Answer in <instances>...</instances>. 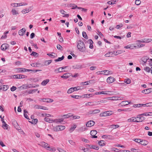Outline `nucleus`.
Listing matches in <instances>:
<instances>
[{
  "label": "nucleus",
  "instance_id": "obj_7",
  "mask_svg": "<svg viewBox=\"0 0 152 152\" xmlns=\"http://www.w3.org/2000/svg\"><path fill=\"white\" fill-rule=\"evenodd\" d=\"M105 99L108 100H121V97L118 96H113L112 97L107 98Z\"/></svg>",
  "mask_w": 152,
  "mask_h": 152
},
{
  "label": "nucleus",
  "instance_id": "obj_49",
  "mask_svg": "<svg viewBox=\"0 0 152 152\" xmlns=\"http://www.w3.org/2000/svg\"><path fill=\"white\" fill-rule=\"evenodd\" d=\"M145 105V104H135L133 105V107H140V106H143V105Z\"/></svg>",
  "mask_w": 152,
  "mask_h": 152
},
{
  "label": "nucleus",
  "instance_id": "obj_18",
  "mask_svg": "<svg viewBox=\"0 0 152 152\" xmlns=\"http://www.w3.org/2000/svg\"><path fill=\"white\" fill-rule=\"evenodd\" d=\"M130 103V102L128 101H124L122 102L119 104V106H124L127 105Z\"/></svg>",
  "mask_w": 152,
  "mask_h": 152
},
{
  "label": "nucleus",
  "instance_id": "obj_11",
  "mask_svg": "<svg viewBox=\"0 0 152 152\" xmlns=\"http://www.w3.org/2000/svg\"><path fill=\"white\" fill-rule=\"evenodd\" d=\"M142 116L141 115H138L137 116V118L138 119V120H137V122H142L145 119V118L143 116Z\"/></svg>",
  "mask_w": 152,
  "mask_h": 152
},
{
  "label": "nucleus",
  "instance_id": "obj_31",
  "mask_svg": "<svg viewBox=\"0 0 152 152\" xmlns=\"http://www.w3.org/2000/svg\"><path fill=\"white\" fill-rule=\"evenodd\" d=\"M1 121L2 123V126L4 129H7L8 125H7L4 122V119H2Z\"/></svg>",
  "mask_w": 152,
  "mask_h": 152
},
{
  "label": "nucleus",
  "instance_id": "obj_60",
  "mask_svg": "<svg viewBox=\"0 0 152 152\" xmlns=\"http://www.w3.org/2000/svg\"><path fill=\"white\" fill-rule=\"evenodd\" d=\"M70 7H72V9H75L76 8H77V6L75 4H70Z\"/></svg>",
  "mask_w": 152,
  "mask_h": 152
},
{
  "label": "nucleus",
  "instance_id": "obj_42",
  "mask_svg": "<svg viewBox=\"0 0 152 152\" xmlns=\"http://www.w3.org/2000/svg\"><path fill=\"white\" fill-rule=\"evenodd\" d=\"M31 10V9H30V10H29V9H25L21 11V12L23 14H25L27 13L28 12L30 11Z\"/></svg>",
  "mask_w": 152,
  "mask_h": 152
},
{
  "label": "nucleus",
  "instance_id": "obj_35",
  "mask_svg": "<svg viewBox=\"0 0 152 152\" xmlns=\"http://www.w3.org/2000/svg\"><path fill=\"white\" fill-rule=\"evenodd\" d=\"M136 45H135L136 47H135L136 49L145 46V44L141 43L136 44Z\"/></svg>",
  "mask_w": 152,
  "mask_h": 152
},
{
  "label": "nucleus",
  "instance_id": "obj_10",
  "mask_svg": "<svg viewBox=\"0 0 152 152\" xmlns=\"http://www.w3.org/2000/svg\"><path fill=\"white\" fill-rule=\"evenodd\" d=\"M115 80V79L113 77H110L107 79V82L108 83H111L114 82Z\"/></svg>",
  "mask_w": 152,
  "mask_h": 152
},
{
  "label": "nucleus",
  "instance_id": "obj_23",
  "mask_svg": "<svg viewBox=\"0 0 152 152\" xmlns=\"http://www.w3.org/2000/svg\"><path fill=\"white\" fill-rule=\"evenodd\" d=\"M87 130V128L85 126H83L80 127L78 130V131L79 132H83Z\"/></svg>",
  "mask_w": 152,
  "mask_h": 152
},
{
  "label": "nucleus",
  "instance_id": "obj_26",
  "mask_svg": "<svg viewBox=\"0 0 152 152\" xmlns=\"http://www.w3.org/2000/svg\"><path fill=\"white\" fill-rule=\"evenodd\" d=\"M44 120L45 121L49 123H53L54 122V120L47 117L45 118H44Z\"/></svg>",
  "mask_w": 152,
  "mask_h": 152
},
{
  "label": "nucleus",
  "instance_id": "obj_57",
  "mask_svg": "<svg viewBox=\"0 0 152 152\" xmlns=\"http://www.w3.org/2000/svg\"><path fill=\"white\" fill-rule=\"evenodd\" d=\"M71 96L72 98H75L76 99H79V97L81 98V96L78 95H71Z\"/></svg>",
  "mask_w": 152,
  "mask_h": 152
},
{
  "label": "nucleus",
  "instance_id": "obj_29",
  "mask_svg": "<svg viewBox=\"0 0 152 152\" xmlns=\"http://www.w3.org/2000/svg\"><path fill=\"white\" fill-rule=\"evenodd\" d=\"M102 137V138L108 139L110 140L113 139L112 137L110 135H103Z\"/></svg>",
  "mask_w": 152,
  "mask_h": 152
},
{
  "label": "nucleus",
  "instance_id": "obj_16",
  "mask_svg": "<svg viewBox=\"0 0 152 152\" xmlns=\"http://www.w3.org/2000/svg\"><path fill=\"white\" fill-rule=\"evenodd\" d=\"M97 133V132L96 130H92L90 132V134L93 138H96L97 137V136L95 135Z\"/></svg>",
  "mask_w": 152,
  "mask_h": 152
},
{
  "label": "nucleus",
  "instance_id": "obj_53",
  "mask_svg": "<svg viewBox=\"0 0 152 152\" xmlns=\"http://www.w3.org/2000/svg\"><path fill=\"white\" fill-rule=\"evenodd\" d=\"M37 89L30 90L28 92V94H33V93L37 91Z\"/></svg>",
  "mask_w": 152,
  "mask_h": 152
},
{
  "label": "nucleus",
  "instance_id": "obj_25",
  "mask_svg": "<svg viewBox=\"0 0 152 152\" xmlns=\"http://www.w3.org/2000/svg\"><path fill=\"white\" fill-rule=\"evenodd\" d=\"M125 52L124 50H118L117 51H114L113 52V54L115 55H117L118 54H121L122 53H124Z\"/></svg>",
  "mask_w": 152,
  "mask_h": 152
},
{
  "label": "nucleus",
  "instance_id": "obj_20",
  "mask_svg": "<svg viewBox=\"0 0 152 152\" xmlns=\"http://www.w3.org/2000/svg\"><path fill=\"white\" fill-rule=\"evenodd\" d=\"M71 76V74L69 73L64 74L63 75L61 76V77L64 79H67Z\"/></svg>",
  "mask_w": 152,
  "mask_h": 152
},
{
  "label": "nucleus",
  "instance_id": "obj_45",
  "mask_svg": "<svg viewBox=\"0 0 152 152\" xmlns=\"http://www.w3.org/2000/svg\"><path fill=\"white\" fill-rule=\"evenodd\" d=\"M64 56H63L61 57H59L58 59H55V61L56 62L61 61L64 59Z\"/></svg>",
  "mask_w": 152,
  "mask_h": 152
},
{
  "label": "nucleus",
  "instance_id": "obj_30",
  "mask_svg": "<svg viewBox=\"0 0 152 152\" xmlns=\"http://www.w3.org/2000/svg\"><path fill=\"white\" fill-rule=\"evenodd\" d=\"M75 88H76V87H72L70 88L68 90L67 93L69 94L71 93L74 91H75Z\"/></svg>",
  "mask_w": 152,
  "mask_h": 152
},
{
  "label": "nucleus",
  "instance_id": "obj_55",
  "mask_svg": "<svg viewBox=\"0 0 152 152\" xmlns=\"http://www.w3.org/2000/svg\"><path fill=\"white\" fill-rule=\"evenodd\" d=\"M132 121V122H138L137 120V118L136 117H132L131 118Z\"/></svg>",
  "mask_w": 152,
  "mask_h": 152
},
{
  "label": "nucleus",
  "instance_id": "obj_6",
  "mask_svg": "<svg viewBox=\"0 0 152 152\" xmlns=\"http://www.w3.org/2000/svg\"><path fill=\"white\" fill-rule=\"evenodd\" d=\"M149 58L148 57L145 56L142 57L140 60V62L142 63V64L144 65L147 61L148 60H149Z\"/></svg>",
  "mask_w": 152,
  "mask_h": 152
},
{
  "label": "nucleus",
  "instance_id": "obj_56",
  "mask_svg": "<svg viewBox=\"0 0 152 152\" xmlns=\"http://www.w3.org/2000/svg\"><path fill=\"white\" fill-rule=\"evenodd\" d=\"M82 35L83 37H84V38L86 39H88V37H87L86 33L85 32L83 31L82 32Z\"/></svg>",
  "mask_w": 152,
  "mask_h": 152
},
{
  "label": "nucleus",
  "instance_id": "obj_21",
  "mask_svg": "<svg viewBox=\"0 0 152 152\" xmlns=\"http://www.w3.org/2000/svg\"><path fill=\"white\" fill-rule=\"evenodd\" d=\"M151 88H149L146 89H145L142 90V93H144L145 94H148L152 92V91H151Z\"/></svg>",
  "mask_w": 152,
  "mask_h": 152
},
{
  "label": "nucleus",
  "instance_id": "obj_24",
  "mask_svg": "<svg viewBox=\"0 0 152 152\" xmlns=\"http://www.w3.org/2000/svg\"><path fill=\"white\" fill-rule=\"evenodd\" d=\"M26 31V29L24 28H22L19 30L18 31L19 34L20 35H23L25 33Z\"/></svg>",
  "mask_w": 152,
  "mask_h": 152
},
{
  "label": "nucleus",
  "instance_id": "obj_15",
  "mask_svg": "<svg viewBox=\"0 0 152 152\" xmlns=\"http://www.w3.org/2000/svg\"><path fill=\"white\" fill-rule=\"evenodd\" d=\"M110 91H102L100 92H97L95 93V95H99V94H105L107 95L108 94V93L110 92Z\"/></svg>",
  "mask_w": 152,
  "mask_h": 152
},
{
  "label": "nucleus",
  "instance_id": "obj_17",
  "mask_svg": "<svg viewBox=\"0 0 152 152\" xmlns=\"http://www.w3.org/2000/svg\"><path fill=\"white\" fill-rule=\"evenodd\" d=\"M34 107L36 109H41L44 110H48V109L47 107L38 105H35Z\"/></svg>",
  "mask_w": 152,
  "mask_h": 152
},
{
  "label": "nucleus",
  "instance_id": "obj_38",
  "mask_svg": "<svg viewBox=\"0 0 152 152\" xmlns=\"http://www.w3.org/2000/svg\"><path fill=\"white\" fill-rule=\"evenodd\" d=\"M100 110L99 109H95L91 111V114H95L99 113Z\"/></svg>",
  "mask_w": 152,
  "mask_h": 152
},
{
  "label": "nucleus",
  "instance_id": "obj_46",
  "mask_svg": "<svg viewBox=\"0 0 152 152\" xmlns=\"http://www.w3.org/2000/svg\"><path fill=\"white\" fill-rule=\"evenodd\" d=\"M16 72L18 73L23 72V68H19L16 69Z\"/></svg>",
  "mask_w": 152,
  "mask_h": 152
},
{
  "label": "nucleus",
  "instance_id": "obj_8",
  "mask_svg": "<svg viewBox=\"0 0 152 152\" xmlns=\"http://www.w3.org/2000/svg\"><path fill=\"white\" fill-rule=\"evenodd\" d=\"M66 66L64 67H60L54 70V72L56 73H58V72H67V71H63V69H64L66 68Z\"/></svg>",
  "mask_w": 152,
  "mask_h": 152
},
{
  "label": "nucleus",
  "instance_id": "obj_43",
  "mask_svg": "<svg viewBox=\"0 0 152 152\" xmlns=\"http://www.w3.org/2000/svg\"><path fill=\"white\" fill-rule=\"evenodd\" d=\"M8 88V86L7 85H4L2 87L0 88V89H2L4 91H6Z\"/></svg>",
  "mask_w": 152,
  "mask_h": 152
},
{
  "label": "nucleus",
  "instance_id": "obj_4",
  "mask_svg": "<svg viewBox=\"0 0 152 152\" xmlns=\"http://www.w3.org/2000/svg\"><path fill=\"white\" fill-rule=\"evenodd\" d=\"M152 40L151 39L144 38L136 41V42L148 43L151 42Z\"/></svg>",
  "mask_w": 152,
  "mask_h": 152
},
{
  "label": "nucleus",
  "instance_id": "obj_3",
  "mask_svg": "<svg viewBox=\"0 0 152 152\" xmlns=\"http://www.w3.org/2000/svg\"><path fill=\"white\" fill-rule=\"evenodd\" d=\"M113 113L112 111H108L101 113L99 115L100 117H106L112 115Z\"/></svg>",
  "mask_w": 152,
  "mask_h": 152
},
{
  "label": "nucleus",
  "instance_id": "obj_47",
  "mask_svg": "<svg viewBox=\"0 0 152 152\" xmlns=\"http://www.w3.org/2000/svg\"><path fill=\"white\" fill-rule=\"evenodd\" d=\"M88 41L90 42V45H89V48H92L93 46V41L91 39H89L88 40Z\"/></svg>",
  "mask_w": 152,
  "mask_h": 152
},
{
  "label": "nucleus",
  "instance_id": "obj_64",
  "mask_svg": "<svg viewBox=\"0 0 152 152\" xmlns=\"http://www.w3.org/2000/svg\"><path fill=\"white\" fill-rule=\"evenodd\" d=\"M144 70L147 72H149L151 70V69H150V68L148 67H146L145 68H144Z\"/></svg>",
  "mask_w": 152,
  "mask_h": 152
},
{
  "label": "nucleus",
  "instance_id": "obj_12",
  "mask_svg": "<svg viewBox=\"0 0 152 152\" xmlns=\"http://www.w3.org/2000/svg\"><path fill=\"white\" fill-rule=\"evenodd\" d=\"M13 123V124H14L15 128H16V129H17V130H20V131H19V132H21V133H23L24 134V133L23 131L22 130H21V129H18V125L17 122L16 121H14Z\"/></svg>",
  "mask_w": 152,
  "mask_h": 152
},
{
  "label": "nucleus",
  "instance_id": "obj_40",
  "mask_svg": "<svg viewBox=\"0 0 152 152\" xmlns=\"http://www.w3.org/2000/svg\"><path fill=\"white\" fill-rule=\"evenodd\" d=\"M99 145L101 146H103L105 145V142L104 140H101L99 142Z\"/></svg>",
  "mask_w": 152,
  "mask_h": 152
},
{
  "label": "nucleus",
  "instance_id": "obj_2",
  "mask_svg": "<svg viewBox=\"0 0 152 152\" xmlns=\"http://www.w3.org/2000/svg\"><path fill=\"white\" fill-rule=\"evenodd\" d=\"M39 86L38 85H36L35 86H34L33 84H26L23 85L18 88L21 89H25L28 88L38 87Z\"/></svg>",
  "mask_w": 152,
  "mask_h": 152
},
{
  "label": "nucleus",
  "instance_id": "obj_50",
  "mask_svg": "<svg viewBox=\"0 0 152 152\" xmlns=\"http://www.w3.org/2000/svg\"><path fill=\"white\" fill-rule=\"evenodd\" d=\"M119 127V126L118 125H112L110 126V127L113 129H116Z\"/></svg>",
  "mask_w": 152,
  "mask_h": 152
},
{
  "label": "nucleus",
  "instance_id": "obj_61",
  "mask_svg": "<svg viewBox=\"0 0 152 152\" xmlns=\"http://www.w3.org/2000/svg\"><path fill=\"white\" fill-rule=\"evenodd\" d=\"M57 48L61 50H63V48L60 45H57Z\"/></svg>",
  "mask_w": 152,
  "mask_h": 152
},
{
  "label": "nucleus",
  "instance_id": "obj_14",
  "mask_svg": "<svg viewBox=\"0 0 152 152\" xmlns=\"http://www.w3.org/2000/svg\"><path fill=\"white\" fill-rule=\"evenodd\" d=\"M13 77L17 79H22L26 78L27 77L26 75H14Z\"/></svg>",
  "mask_w": 152,
  "mask_h": 152
},
{
  "label": "nucleus",
  "instance_id": "obj_28",
  "mask_svg": "<svg viewBox=\"0 0 152 152\" xmlns=\"http://www.w3.org/2000/svg\"><path fill=\"white\" fill-rule=\"evenodd\" d=\"M8 45L6 44H2L1 46V49L2 50H4L8 48Z\"/></svg>",
  "mask_w": 152,
  "mask_h": 152
},
{
  "label": "nucleus",
  "instance_id": "obj_48",
  "mask_svg": "<svg viewBox=\"0 0 152 152\" xmlns=\"http://www.w3.org/2000/svg\"><path fill=\"white\" fill-rule=\"evenodd\" d=\"M27 113L28 112L26 110H24V117L27 119H29L28 117L27 114Z\"/></svg>",
  "mask_w": 152,
  "mask_h": 152
},
{
  "label": "nucleus",
  "instance_id": "obj_58",
  "mask_svg": "<svg viewBox=\"0 0 152 152\" xmlns=\"http://www.w3.org/2000/svg\"><path fill=\"white\" fill-rule=\"evenodd\" d=\"M69 143L72 145H75V142L73 141L72 140H68Z\"/></svg>",
  "mask_w": 152,
  "mask_h": 152
},
{
  "label": "nucleus",
  "instance_id": "obj_9",
  "mask_svg": "<svg viewBox=\"0 0 152 152\" xmlns=\"http://www.w3.org/2000/svg\"><path fill=\"white\" fill-rule=\"evenodd\" d=\"M136 47L135 45L134 44L129 45L124 47V48L127 49H134Z\"/></svg>",
  "mask_w": 152,
  "mask_h": 152
},
{
  "label": "nucleus",
  "instance_id": "obj_62",
  "mask_svg": "<svg viewBox=\"0 0 152 152\" xmlns=\"http://www.w3.org/2000/svg\"><path fill=\"white\" fill-rule=\"evenodd\" d=\"M141 2V1L140 0H136L135 1V4L137 5H140Z\"/></svg>",
  "mask_w": 152,
  "mask_h": 152
},
{
  "label": "nucleus",
  "instance_id": "obj_1",
  "mask_svg": "<svg viewBox=\"0 0 152 152\" xmlns=\"http://www.w3.org/2000/svg\"><path fill=\"white\" fill-rule=\"evenodd\" d=\"M78 49L80 51L84 52L86 49L85 44L81 40H79L77 45Z\"/></svg>",
  "mask_w": 152,
  "mask_h": 152
},
{
  "label": "nucleus",
  "instance_id": "obj_54",
  "mask_svg": "<svg viewBox=\"0 0 152 152\" xmlns=\"http://www.w3.org/2000/svg\"><path fill=\"white\" fill-rule=\"evenodd\" d=\"M28 4L27 3H18V6H20L24 5H26Z\"/></svg>",
  "mask_w": 152,
  "mask_h": 152
},
{
  "label": "nucleus",
  "instance_id": "obj_32",
  "mask_svg": "<svg viewBox=\"0 0 152 152\" xmlns=\"http://www.w3.org/2000/svg\"><path fill=\"white\" fill-rule=\"evenodd\" d=\"M48 144L45 142H41L40 144H39L40 146L45 148L47 146Z\"/></svg>",
  "mask_w": 152,
  "mask_h": 152
},
{
  "label": "nucleus",
  "instance_id": "obj_52",
  "mask_svg": "<svg viewBox=\"0 0 152 152\" xmlns=\"http://www.w3.org/2000/svg\"><path fill=\"white\" fill-rule=\"evenodd\" d=\"M30 55L32 56L37 57L38 56V54L36 52L33 51L32 52V53Z\"/></svg>",
  "mask_w": 152,
  "mask_h": 152
},
{
  "label": "nucleus",
  "instance_id": "obj_59",
  "mask_svg": "<svg viewBox=\"0 0 152 152\" xmlns=\"http://www.w3.org/2000/svg\"><path fill=\"white\" fill-rule=\"evenodd\" d=\"M81 140L82 141L86 143H88L89 142V141L88 140L83 137H81Z\"/></svg>",
  "mask_w": 152,
  "mask_h": 152
},
{
  "label": "nucleus",
  "instance_id": "obj_41",
  "mask_svg": "<svg viewBox=\"0 0 152 152\" xmlns=\"http://www.w3.org/2000/svg\"><path fill=\"white\" fill-rule=\"evenodd\" d=\"M64 120L63 118H61V119H55L54 120V122H56V123H61Z\"/></svg>",
  "mask_w": 152,
  "mask_h": 152
},
{
  "label": "nucleus",
  "instance_id": "obj_19",
  "mask_svg": "<svg viewBox=\"0 0 152 152\" xmlns=\"http://www.w3.org/2000/svg\"><path fill=\"white\" fill-rule=\"evenodd\" d=\"M101 72H102V73H101L102 74L104 75H108L109 74H111L113 73L111 71H109L107 70L102 71Z\"/></svg>",
  "mask_w": 152,
  "mask_h": 152
},
{
  "label": "nucleus",
  "instance_id": "obj_36",
  "mask_svg": "<svg viewBox=\"0 0 152 152\" xmlns=\"http://www.w3.org/2000/svg\"><path fill=\"white\" fill-rule=\"evenodd\" d=\"M89 147L90 148H93L96 150H98L99 149V147L96 145H89Z\"/></svg>",
  "mask_w": 152,
  "mask_h": 152
},
{
  "label": "nucleus",
  "instance_id": "obj_13",
  "mask_svg": "<svg viewBox=\"0 0 152 152\" xmlns=\"http://www.w3.org/2000/svg\"><path fill=\"white\" fill-rule=\"evenodd\" d=\"M94 124L95 122L94 121L91 120L87 122L86 125L87 127H90L94 125Z\"/></svg>",
  "mask_w": 152,
  "mask_h": 152
},
{
  "label": "nucleus",
  "instance_id": "obj_34",
  "mask_svg": "<svg viewBox=\"0 0 152 152\" xmlns=\"http://www.w3.org/2000/svg\"><path fill=\"white\" fill-rule=\"evenodd\" d=\"M140 143L142 145H146L148 144V142L147 141L145 140H141L140 141Z\"/></svg>",
  "mask_w": 152,
  "mask_h": 152
},
{
  "label": "nucleus",
  "instance_id": "obj_51",
  "mask_svg": "<svg viewBox=\"0 0 152 152\" xmlns=\"http://www.w3.org/2000/svg\"><path fill=\"white\" fill-rule=\"evenodd\" d=\"M40 64H39L38 63H32L31 64V66L35 67H37L39 66V65H40Z\"/></svg>",
  "mask_w": 152,
  "mask_h": 152
},
{
  "label": "nucleus",
  "instance_id": "obj_33",
  "mask_svg": "<svg viewBox=\"0 0 152 152\" xmlns=\"http://www.w3.org/2000/svg\"><path fill=\"white\" fill-rule=\"evenodd\" d=\"M73 115H71L70 113H68L66 115H64L62 116L63 118L64 119L68 118L69 117H71Z\"/></svg>",
  "mask_w": 152,
  "mask_h": 152
},
{
  "label": "nucleus",
  "instance_id": "obj_5",
  "mask_svg": "<svg viewBox=\"0 0 152 152\" xmlns=\"http://www.w3.org/2000/svg\"><path fill=\"white\" fill-rule=\"evenodd\" d=\"M65 128V127L64 126L62 125H59L54 127L53 129L54 131H61L64 129Z\"/></svg>",
  "mask_w": 152,
  "mask_h": 152
},
{
  "label": "nucleus",
  "instance_id": "obj_37",
  "mask_svg": "<svg viewBox=\"0 0 152 152\" xmlns=\"http://www.w3.org/2000/svg\"><path fill=\"white\" fill-rule=\"evenodd\" d=\"M113 54V52H109L106 54H105L104 56L106 57H110L112 56Z\"/></svg>",
  "mask_w": 152,
  "mask_h": 152
},
{
  "label": "nucleus",
  "instance_id": "obj_27",
  "mask_svg": "<svg viewBox=\"0 0 152 152\" xmlns=\"http://www.w3.org/2000/svg\"><path fill=\"white\" fill-rule=\"evenodd\" d=\"M11 12L12 14L13 15H15L19 14V13L18 11L17 10L14 9H12Z\"/></svg>",
  "mask_w": 152,
  "mask_h": 152
},
{
  "label": "nucleus",
  "instance_id": "obj_39",
  "mask_svg": "<svg viewBox=\"0 0 152 152\" xmlns=\"http://www.w3.org/2000/svg\"><path fill=\"white\" fill-rule=\"evenodd\" d=\"M49 81V79H46L43 80L42 83L41 84L43 86H45Z\"/></svg>",
  "mask_w": 152,
  "mask_h": 152
},
{
  "label": "nucleus",
  "instance_id": "obj_22",
  "mask_svg": "<svg viewBox=\"0 0 152 152\" xmlns=\"http://www.w3.org/2000/svg\"><path fill=\"white\" fill-rule=\"evenodd\" d=\"M77 125L75 124H74L70 128L69 131L70 133L72 132L77 127Z\"/></svg>",
  "mask_w": 152,
  "mask_h": 152
},
{
  "label": "nucleus",
  "instance_id": "obj_63",
  "mask_svg": "<svg viewBox=\"0 0 152 152\" xmlns=\"http://www.w3.org/2000/svg\"><path fill=\"white\" fill-rule=\"evenodd\" d=\"M131 151L134 152H140V150L133 148L131 149Z\"/></svg>",
  "mask_w": 152,
  "mask_h": 152
},
{
  "label": "nucleus",
  "instance_id": "obj_44",
  "mask_svg": "<svg viewBox=\"0 0 152 152\" xmlns=\"http://www.w3.org/2000/svg\"><path fill=\"white\" fill-rule=\"evenodd\" d=\"M94 102H88L86 103L85 105L86 106L89 105V106H93L94 105H96V104H94Z\"/></svg>",
  "mask_w": 152,
  "mask_h": 152
}]
</instances>
